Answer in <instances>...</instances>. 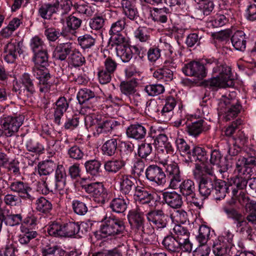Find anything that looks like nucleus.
<instances>
[{"instance_id": "nucleus-61", "label": "nucleus", "mask_w": 256, "mask_h": 256, "mask_svg": "<svg viewBox=\"0 0 256 256\" xmlns=\"http://www.w3.org/2000/svg\"><path fill=\"white\" fill-rule=\"evenodd\" d=\"M36 210L43 213L49 212L52 209V204L44 197L38 198L36 202Z\"/></svg>"}, {"instance_id": "nucleus-28", "label": "nucleus", "mask_w": 256, "mask_h": 256, "mask_svg": "<svg viewBox=\"0 0 256 256\" xmlns=\"http://www.w3.org/2000/svg\"><path fill=\"white\" fill-rule=\"evenodd\" d=\"M163 198L166 203L173 208H178L183 204L181 195L174 191L164 192Z\"/></svg>"}, {"instance_id": "nucleus-55", "label": "nucleus", "mask_w": 256, "mask_h": 256, "mask_svg": "<svg viewBox=\"0 0 256 256\" xmlns=\"http://www.w3.org/2000/svg\"><path fill=\"white\" fill-rule=\"evenodd\" d=\"M44 34L49 40L52 42L56 40L60 35H62L64 37H68L66 28L63 30L62 32H60L59 30L54 28H48L44 31Z\"/></svg>"}, {"instance_id": "nucleus-38", "label": "nucleus", "mask_w": 256, "mask_h": 256, "mask_svg": "<svg viewBox=\"0 0 256 256\" xmlns=\"http://www.w3.org/2000/svg\"><path fill=\"white\" fill-rule=\"evenodd\" d=\"M162 244L166 249L170 252H176L182 250V244L173 236H166L162 240Z\"/></svg>"}, {"instance_id": "nucleus-12", "label": "nucleus", "mask_w": 256, "mask_h": 256, "mask_svg": "<svg viewBox=\"0 0 256 256\" xmlns=\"http://www.w3.org/2000/svg\"><path fill=\"white\" fill-rule=\"evenodd\" d=\"M172 156L164 153L158 154V162L164 167L168 177L180 174L178 164L172 158Z\"/></svg>"}, {"instance_id": "nucleus-13", "label": "nucleus", "mask_w": 256, "mask_h": 256, "mask_svg": "<svg viewBox=\"0 0 256 256\" xmlns=\"http://www.w3.org/2000/svg\"><path fill=\"white\" fill-rule=\"evenodd\" d=\"M146 216L150 224L158 230L164 228L167 225L168 216L162 210H150L146 214Z\"/></svg>"}, {"instance_id": "nucleus-26", "label": "nucleus", "mask_w": 256, "mask_h": 256, "mask_svg": "<svg viewBox=\"0 0 256 256\" xmlns=\"http://www.w3.org/2000/svg\"><path fill=\"white\" fill-rule=\"evenodd\" d=\"M121 6L123 14L130 20H134L138 16L134 0H122Z\"/></svg>"}, {"instance_id": "nucleus-62", "label": "nucleus", "mask_w": 256, "mask_h": 256, "mask_svg": "<svg viewBox=\"0 0 256 256\" xmlns=\"http://www.w3.org/2000/svg\"><path fill=\"white\" fill-rule=\"evenodd\" d=\"M210 230L208 226L204 225L200 226L197 240L200 244H206L210 238Z\"/></svg>"}, {"instance_id": "nucleus-52", "label": "nucleus", "mask_w": 256, "mask_h": 256, "mask_svg": "<svg viewBox=\"0 0 256 256\" xmlns=\"http://www.w3.org/2000/svg\"><path fill=\"white\" fill-rule=\"evenodd\" d=\"M79 45L84 50H89L96 44V38L88 34L80 36L78 38Z\"/></svg>"}, {"instance_id": "nucleus-25", "label": "nucleus", "mask_w": 256, "mask_h": 256, "mask_svg": "<svg viewBox=\"0 0 256 256\" xmlns=\"http://www.w3.org/2000/svg\"><path fill=\"white\" fill-rule=\"evenodd\" d=\"M0 217L3 218L7 226H11L19 224L22 218L20 214H10V210L4 206V208H0Z\"/></svg>"}, {"instance_id": "nucleus-36", "label": "nucleus", "mask_w": 256, "mask_h": 256, "mask_svg": "<svg viewBox=\"0 0 256 256\" xmlns=\"http://www.w3.org/2000/svg\"><path fill=\"white\" fill-rule=\"evenodd\" d=\"M210 163L217 166L218 168V171L222 174L228 170V166L224 164V160L218 150H214L210 152Z\"/></svg>"}, {"instance_id": "nucleus-64", "label": "nucleus", "mask_w": 256, "mask_h": 256, "mask_svg": "<svg viewBox=\"0 0 256 256\" xmlns=\"http://www.w3.org/2000/svg\"><path fill=\"white\" fill-rule=\"evenodd\" d=\"M82 20L72 15L70 16L66 19V29L67 34L70 31H74L78 29L81 25Z\"/></svg>"}, {"instance_id": "nucleus-4", "label": "nucleus", "mask_w": 256, "mask_h": 256, "mask_svg": "<svg viewBox=\"0 0 256 256\" xmlns=\"http://www.w3.org/2000/svg\"><path fill=\"white\" fill-rule=\"evenodd\" d=\"M80 230V226L78 222H70L61 224L54 222L49 226L48 232L50 235L56 237H72L78 234Z\"/></svg>"}, {"instance_id": "nucleus-50", "label": "nucleus", "mask_w": 256, "mask_h": 256, "mask_svg": "<svg viewBox=\"0 0 256 256\" xmlns=\"http://www.w3.org/2000/svg\"><path fill=\"white\" fill-rule=\"evenodd\" d=\"M248 166L246 164V158L244 156H240L236 160V168L234 170L235 172L242 178L245 174L249 173Z\"/></svg>"}, {"instance_id": "nucleus-51", "label": "nucleus", "mask_w": 256, "mask_h": 256, "mask_svg": "<svg viewBox=\"0 0 256 256\" xmlns=\"http://www.w3.org/2000/svg\"><path fill=\"white\" fill-rule=\"evenodd\" d=\"M125 165L124 162L120 160H112L106 162L104 165L105 170L111 173H116Z\"/></svg>"}, {"instance_id": "nucleus-57", "label": "nucleus", "mask_w": 256, "mask_h": 256, "mask_svg": "<svg viewBox=\"0 0 256 256\" xmlns=\"http://www.w3.org/2000/svg\"><path fill=\"white\" fill-rule=\"evenodd\" d=\"M74 212L78 216H84L88 211L86 204L78 200H74L72 202Z\"/></svg>"}, {"instance_id": "nucleus-10", "label": "nucleus", "mask_w": 256, "mask_h": 256, "mask_svg": "<svg viewBox=\"0 0 256 256\" xmlns=\"http://www.w3.org/2000/svg\"><path fill=\"white\" fill-rule=\"evenodd\" d=\"M241 109L242 106L238 100H232L230 102L228 99L224 101L223 107L220 104L219 113L223 115L226 120H230L238 114Z\"/></svg>"}, {"instance_id": "nucleus-20", "label": "nucleus", "mask_w": 256, "mask_h": 256, "mask_svg": "<svg viewBox=\"0 0 256 256\" xmlns=\"http://www.w3.org/2000/svg\"><path fill=\"white\" fill-rule=\"evenodd\" d=\"M66 173V169L62 164L57 166L55 172L54 190L61 195L65 192Z\"/></svg>"}, {"instance_id": "nucleus-40", "label": "nucleus", "mask_w": 256, "mask_h": 256, "mask_svg": "<svg viewBox=\"0 0 256 256\" xmlns=\"http://www.w3.org/2000/svg\"><path fill=\"white\" fill-rule=\"evenodd\" d=\"M228 187L226 182L222 180H215L213 190L216 200L224 198L228 192Z\"/></svg>"}, {"instance_id": "nucleus-7", "label": "nucleus", "mask_w": 256, "mask_h": 256, "mask_svg": "<svg viewBox=\"0 0 256 256\" xmlns=\"http://www.w3.org/2000/svg\"><path fill=\"white\" fill-rule=\"evenodd\" d=\"M32 74L39 80L38 86L40 92H48L50 90L52 82L49 81L50 76L46 66L35 65L32 69Z\"/></svg>"}, {"instance_id": "nucleus-39", "label": "nucleus", "mask_w": 256, "mask_h": 256, "mask_svg": "<svg viewBox=\"0 0 256 256\" xmlns=\"http://www.w3.org/2000/svg\"><path fill=\"white\" fill-rule=\"evenodd\" d=\"M130 224L132 226L136 227L138 230H141L144 232V220L142 214L137 211H130L128 215Z\"/></svg>"}, {"instance_id": "nucleus-49", "label": "nucleus", "mask_w": 256, "mask_h": 256, "mask_svg": "<svg viewBox=\"0 0 256 256\" xmlns=\"http://www.w3.org/2000/svg\"><path fill=\"white\" fill-rule=\"evenodd\" d=\"M68 60L70 64L75 68L82 66L86 62L84 56L76 49L72 50L68 57Z\"/></svg>"}, {"instance_id": "nucleus-19", "label": "nucleus", "mask_w": 256, "mask_h": 256, "mask_svg": "<svg viewBox=\"0 0 256 256\" xmlns=\"http://www.w3.org/2000/svg\"><path fill=\"white\" fill-rule=\"evenodd\" d=\"M118 182L120 192L125 195L132 196L133 191H135L137 188L134 184V180L128 175L119 176Z\"/></svg>"}, {"instance_id": "nucleus-18", "label": "nucleus", "mask_w": 256, "mask_h": 256, "mask_svg": "<svg viewBox=\"0 0 256 256\" xmlns=\"http://www.w3.org/2000/svg\"><path fill=\"white\" fill-rule=\"evenodd\" d=\"M154 144L158 148V154L162 153L167 154V155L174 154V149L170 142H168V137L166 134H158V136L154 138Z\"/></svg>"}, {"instance_id": "nucleus-16", "label": "nucleus", "mask_w": 256, "mask_h": 256, "mask_svg": "<svg viewBox=\"0 0 256 256\" xmlns=\"http://www.w3.org/2000/svg\"><path fill=\"white\" fill-rule=\"evenodd\" d=\"M22 52L20 42H10L4 47V59L8 63H13Z\"/></svg>"}, {"instance_id": "nucleus-47", "label": "nucleus", "mask_w": 256, "mask_h": 256, "mask_svg": "<svg viewBox=\"0 0 256 256\" xmlns=\"http://www.w3.org/2000/svg\"><path fill=\"white\" fill-rule=\"evenodd\" d=\"M87 173L93 176L100 175L102 172L100 168L101 163L97 160H90L86 161L84 164Z\"/></svg>"}, {"instance_id": "nucleus-35", "label": "nucleus", "mask_w": 256, "mask_h": 256, "mask_svg": "<svg viewBox=\"0 0 256 256\" xmlns=\"http://www.w3.org/2000/svg\"><path fill=\"white\" fill-rule=\"evenodd\" d=\"M180 192L188 200V198L195 196V185L194 182L190 180H186L180 183Z\"/></svg>"}, {"instance_id": "nucleus-48", "label": "nucleus", "mask_w": 256, "mask_h": 256, "mask_svg": "<svg viewBox=\"0 0 256 256\" xmlns=\"http://www.w3.org/2000/svg\"><path fill=\"white\" fill-rule=\"evenodd\" d=\"M116 56L122 62H128L132 58V50L128 44L116 48Z\"/></svg>"}, {"instance_id": "nucleus-21", "label": "nucleus", "mask_w": 256, "mask_h": 256, "mask_svg": "<svg viewBox=\"0 0 256 256\" xmlns=\"http://www.w3.org/2000/svg\"><path fill=\"white\" fill-rule=\"evenodd\" d=\"M176 106L175 99L172 96H168L166 100V102L162 110L158 113V117L164 122L169 121L173 114V110Z\"/></svg>"}, {"instance_id": "nucleus-34", "label": "nucleus", "mask_w": 256, "mask_h": 256, "mask_svg": "<svg viewBox=\"0 0 256 256\" xmlns=\"http://www.w3.org/2000/svg\"><path fill=\"white\" fill-rule=\"evenodd\" d=\"M129 200L122 196L113 198L110 203V208L116 213H122L127 208Z\"/></svg>"}, {"instance_id": "nucleus-56", "label": "nucleus", "mask_w": 256, "mask_h": 256, "mask_svg": "<svg viewBox=\"0 0 256 256\" xmlns=\"http://www.w3.org/2000/svg\"><path fill=\"white\" fill-rule=\"evenodd\" d=\"M232 202H228L222 206V210L228 218L234 220V222L238 219L242 214L232 208L230 204Z\"/></svg>"}, {"instance_id": "nucleus-37", "label": "nucleus", "mask_w": 256, "mask_h": 256, "mask_svg": "<svg viewBox=\"0 0 256 256\" xmlns=\"http://www.w3.org/2000/svg\"><path fill=\"white\" fill-rule=\"evenodd\" d=\"M20 230L21 234L18 236V242L22 245H28L38 235L36 231L30 230L28 228L23 226H20Z\"/></svg>"}, {"instance_id": "nucleus-59", "label": "nucleus", "mask_w": 256, "mask_h": 256, "mask_svg": "<svg viewBox=\"0 0 256 256\" xmlns=\"http://www.w3.org/2000/svg\"><path fill=\"white\" fill-rule=\"evenodd\" d=\"M34 62L35 65L46 66L48 65V55L46 49L34 53Z\"/></svg>"}, {"instance_id": "nucleus-53", "label": "nucleus", "mask_w": 256, "mask_h": 256, "mask_svg": "<svg viewBox=\"0 0 256 256\" xmlns=\"http://www.w3.org/2000/svg\"><path fill=\"white\" fill-rule=\"evenodd\" d=\"M154 12L152 14V20L158 22L166 23L168 20L167 14L170 13L169 9L167 8H154Z\"/></svg>"}, {"instance_id": "nucleus-23", "label": "nucleus", "mask_w": 256, "mask_h": 256, "mask_svg": "<svg viewBox=\"0 0 256 256\" xmlns=\"http://www.w3.org/2000/svg\"><path fill=\"white\" fill-rule=\"evenodd\" d=\"M148 125L140 124H134L130 125L126 130V134L128 138L136 140L144 138L146 134Z\"/></svg>"}, {"instance_id": "nucleus-44", "label": "nucleus", "mask_w": 256, "mask_h": 256, "mask_svg": "<svg viewBox=\"0 0 256 256\" xmlns=\"http://www.w3.org/2000/svg\"><path fill=\"white\" fill-rule=\"evenodd\" d=\"M25 145L28 151L36 155L39 156L44 153V146L36 140L30 139L26 142Z\"/></svg>"}, {"instance_id": "nucleus-60", "label": "nucleus", "mask_w": 256, "mask_h": 256, "mask_svg": "<svg viewBox=\"0 0 256 256\" xmlns=\"http://www.w3.org/2000/svg\"><path fill=\"white\" fill-rule=\"evenodd\" d=\"M30 46L34 53L40 52L46 48L44 41L38 36H34L30 39Z\"/></svg>"}, {"instance_id": "nucleus-54", "label": "nucleus", "mask_w": 256, "mask_h": 256, "mask_svg": "<svg viewBox=\"0 0 256 256\" xmlns=\"http://www.w3.org/2000/svg\"><path fill=\"white\" fill-rule=\"evenodd\" d=\"M56 166V164L52 160L44 161L39 164L38 173L40 176L49 175L52 172Z\"/></svg>"}, {"instance_id": "nucleus-1", "label": "nucleus", "mask_w": 256, "mask_h": 256, "mask_svg": "<svg viewBox=\"0 0 256 256\" xmlns=\"http://www.w3.org/2000/svg\"><path fill=\"white\" fill-rule=\"evenodd\" d=\"M206 62L208 68L212 66V74L216 76L206 81L205 85L207 88L214 90L234 86V80L229 66L220 63L214 58L206 59Z\"/></svg>"}, {"instance_id": "nucleus-11", "label": "nucleus", "mask_w": 256, "mask_h": 256, "mask_svg": "<svg viewBox=\"0 0 256 256\" xmlns=\"http://www.w3.org/2000/svg\"><path fill=\"white\" fill-rule=\"evenodd\" d=\"M86 192L92 196L94 200L99 204H104L106 202L107 194L102 182H91Z\"/></svg>"}, {"instance_id": "nucleus-15", "label": "nucleus", "mask_w": 256, "mask_h": 256, "mask_svg": "<svg viewBox=\"0 0 256 256\" xmlns=\"http://www.w3.org/2000/svg\"><path fill=\"white\" fill-rule=\"evenodd\" d=\"M134 198L142 204H150L156 202L158 195L153 192L146 190L143 187L137 186L134 194Z\"/></svg>"}, {"instance_id": "nucleus-32", "label": "nucleus", "mask_w": 256, "mask_h": 256, "mask_svg": "<svg viewBox=\"0 0 256 256\" xmlns=\"http://www.w3.org/2000/svg\"><path fill=\"white\" fill-rule=\"evenodd\" d=\"M233 46L236 50L244 51L246 48V38L244 32L242 30L236 32L231 38Z\"/></svg>"}, {"instance_id": "nucleus-9", "label": "nucleus", "mask_w": 256, "mask_h": 256, "mask_svg": "<svg viewBox=\"0 0 256 256\" xmlns=\"http://www.w3.org/2000/svg\"><path fill=\"white\" fill-rule=\"evenodd\" d=\"M146 179L157 186H164L166 182V176L162 169L156 164L148 166L145 171Z\"/></svg>"}, {"instance_id": "nucleus-8", "label": "nucleus", "mask_w": 256, "mask_h": 256, "mask_svg": "<svg viewBox=\"0 0 256 256\" xmlns=\"http://www.w3.org/2000/svg\"><path fill=\"white\" fill-rule=\"evenodd\" d=\"M172 234L182 244L183 252H190L192 251V244L189 240L190 234L186 228L179 224H176L172 228Z\"/></svg>"}, {"instance_id": "nucleus-31", "label": "nucleus", "mask_w": 256, "mask_h": 256, "mask_svg": "<svg viewBox=\"0 0 256 256\" xmlns=\"http://www.w3.org/2000/svg\"><path fill=\"white\" fill-rule=\"evenodd\" d=\"M22 24V20L18 18H12L8 22V25L0 30V36L4 38H10L14 32L20 27Z\"/></svg>"}, {"instance_id": "nucleus-63", "label": "nucleus", "mask_w": 256, "mask_h": 256, "mask_svg": "<svg viewBox=\"0 0 256 256\" xmlns=\"http://www.w3.org/2000/svg\"><path fill=\"white\" fill-rule=\"evenodd\" d=\"M175 143L177 150L181 155L188 158L191 150L185 140L182 138H178L176 140Z\"/></svg>"}, {"instance_id": "nucleus-58", "label": "nucleus", "mask_w": 256, "mask_h": 256, "mask_svg": "<svg viewBox=\"0 0 256 256\" xmlns=\"http://www.w3.org/2000/svg\"><path fill=\"white\" fill-rule=\"evenodd\" d=\"M134 36L140 42H146L150 38L149 30L145 26H139L134 32Z\"/></svg>"}, {"instance_id": "nucleus-30", "label": "nucleus", "mask_w": 256, "mask_h": 256, "mask_svg": "<svg viewBox=\"0 0 256 256\" xmlns=\"http://www.w3.org/2000/svg\"><path fill=\"white\" fill-rule=\"evenodd\" d=\"M137 82L136 80L123 82L120 84V89L123 94L130 98L132 96L134 98H136L138 100L137 102H138L140 98V94L138 92H136L135 88Z\"/></svg>"}, {"instance_id": "nucleus-42", "label": "nucleus", "mask_w": 256, "mask_h": 256, "mask_svg": "<svg viewBox=\"0 0 256 256\" xmlns=\"http://www.w3.org/2000/svg\"><path fill=\"white\" fill-rule=\"evenodd\" d=\"M214 180L212 178H203L199 182V192L203 196L206 198L214 189Z\"/></svg>"}, {"instance_id": "nucleus-46", "label": "nucleus", "mask_w": 256, "mask_h": 256, "mask_svg": "<svg viewBox=\"0 0 256 256\" xmlns=\"http://www.w3.org/2000/svg\"><path fill=\"white\" fill-rule=\"evenodd\" d=\"M118 146V140L112 138L106 140L102 146V150L104 155L112 156L116 152Z\"/></svg>"}, {"instance_id": "nucleus-41", "label": "nucleus", "mask_w": 256, "mask_h": 256, "mask_svg": "<svg viewBox=\"0 0 256 256\" xmlns=\"http://www.w3.org/2000/svg\"><path fill=\"white\" fill-rule=\"evenodd\" d=\"M188 158L190 161L198 160L201 162L202 163H204L208 160V156L204 148L195 146L191 150Z\"/></svg>"}, {"instance_id": "nucleus-29", "label": "nucleus", "mask_w": 256, "mask_h": 256, "mask_svg": "<svg viewBox=\"0 0 256 256\" xmlns=\"http://www.w3.org/2000/svg\"><path fill=\"white\" fill-rule=\"evenodd\" d=\"M119 124V122L114 120H101L100 117H98V121L95 124L96 132L98 135L102 133H107L110 132L114 128Z\"/></svg>"}, {"instance_id": "nucleus-17", "label": "nucleus", "mask_w": 256, "mask_h": 256, "mask_svg": "<svg viewBox=\"0 0 256 256\" xmlns=\"http://www.w3.org/2000/svg\"><path fill=\"white\" fill-rule=\"evenodd\" d=\"M9 188L12 191L18 194L21 197L30 200L34 199L33 196L30 194L32 188L28 183L16 180L11 182Z\"/></svg>"}, {"instance_id": "nucleus-6", "label": "nucleus", "mask_w": 256, "mask_h": 256, "mask_svg": "<svg viewBox=\"0 0 256 256\" xmlns=\"http://www.w3.org/2000/svg\"><path fill=\"white\" fill-rule=\"evenodd\" d=\"M23 122L22 118L19 116H6L0 119V125L3 134L7 137L14 136L18 130Z\"/></svg>"}, {"instance_id": "nucleus-2", "label": "nucleus", "mask_w": 256, "mask_h": 256, "mask_svg": "<svg viewBox=\"0 0 256 256\" xmlns=\"http://www.w3.org/2000/svg\"><path fill=\"white\" fill-rule=\"evenodd\" d=\"M240 195L238 200L241 204L244 206L248 214L246 219L242 215L234 223L236 226V232L247 236L250 240L252 229L248 222L253 224H256V202L250 200L246 194L240 193Z\"/></svg>"}, {"instance_id": "nucleus-5", "label": "nucleus", "mask_w": 256, "mask_h": 256, "mask_svg": "<svg viewBox=\"0 0 256 256\" xmlns=\"http://www.w3.org/2000/svg\"><path fill=\"white\" fill-rule=\"evenodd\" d=\"M51 2L42 4L38 9L39 15L44 19L49 20L54 14L60 13L62 16L68 14L71 10V6L64 10L63 4L65 2L52 0Z\"/></svg>"}, {"instance_id": "nucleus-33", "label": "nucleus", "mask_w": 256, "mask_h": 256, "mask_svg": "<svg viewBox=\"0 0 256 256\" xmlns=\"http://www.w3.org/2000/svg\"><path fill=\"white\" fill-rule=\"evenodd\" d=\"M72 50V43L60 44L56 47L54 52V56L56 59L64 60Z\"/></svg>"}, {"instance_id": "nucleus-24", "label": "nucleus", "mask_w": 256, "mask_h": 256, "mask_svg": "<svg viewBox=\"0 0 256 256\" xmlns=\"http://www.w3.org/2000/svg\"><path fill=\"white\" fill-rule=\"evenodd\" d=\"M130 24V22L126 18H122L112 24L109 34L111 36H114L116 34H120L123 30L126 32H130L132 30Z\"/></svg>"}, {"instance_id": "nucleus-43", "label": "nucleus", "mask_w": 256, "mask_h": 256, "mask_svg": "<svg viewBox=\"0 0 256 256\" xmlns=\"http://www.w3.org/2000/svg\"><path fill=\"white\" fill-rule=\"evenodd\" d=\"M77 98L80 104H84L88 100L96 102L99 98L94 92L88 88L81 89L77 94Z\"/></svg>"}, {"instance_id": "nucleus-22", "label": "nucleus", "mask_w": 256, "mask_h": 256, "mask_svg": "<svg viewBox=\"0 0 256 256\" xmlns=\"http://www.w3.org/2000/svg\"><path fill=\"white\" fill-rule=\"evenodd\" d=\"M68 107V104L64 97H60L53 108L54 122L58 126L61 124V118Z\"/></svg>"}, {"instance_id": "nucleus-3", "label": "nucleus", "mask_w": 256, "mask_h": 256, "mask_svg": "<svg viewBox=\"0 0 256 256\" xmlns=\"http://www.w3.org/2000/svg\"><path fill=\"white\" fill-rule=\"evenodd\" d=\"M124 228V223L120 219L114 216L106 217L100 230L94 233V236L99 240L108 236L120 234L123 232Z\"/></svg>"}, {"instance_id": "nucleus-14", "label": "nucleus", "mask_w": 256, "mask_h": 256, "mask_svg": "<svg viewBox=\"0 0 256 256\" xmlns=\"http://www.w3.org/2000/svg\"><path fill=\"white\" fill-rule=\"evenodd\" d=\"M185 75L201 79L206 76L204 66L199 62L192 61L186 64L182 68Z\"/></svg>"}, {"instance_id": "nucleus-45", "label": "nucleus", "mask_w": 256, "mask_h": 256, "mask_svg": "<svg viewBox=\"0 0 256 256\" xmlns=\"http://www.w3.org/2000/svg\"><path fill=\"white\" fill-rule=\"evenodd\" d=\"M153 76L158 80L170 82L173 79L174 72L167 68H163L156 70L153 74Z\"/></svg>"}, {"instance_id": "nucleus-27", "label": "nucleus", "mask_w": 256, "mask_h": 256, "mask_svg": "<svg viewBox=\"0 0 256 256\" xmlns=\"http://www.w3.org/2000/svg\"><path fill=\"white\" fill-rule=\"evenodd\" d=\"M94 106H90L84 105L81 108L80 113L85 116L84 121L86 126H94L98 121V116L96 114Z\"/></svg>"}]
</instances>
